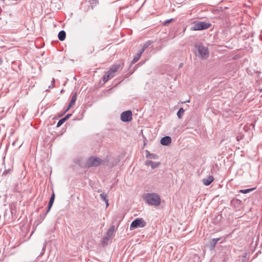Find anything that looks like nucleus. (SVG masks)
Wrapping results in <instances>:
<instances>
[{
	"label": "nucleus",
	"mask_w": 262,
	"mask_h": 262,
	"mask_svg": "<svg viewBox=\"0 0 262 262\" xmlns=\"http://www.w3.org/2000/svg\"><path fill=\"white\" fill-rule=\"evenodd\" d=\"M55 195L54 192H53L50 198L49 202L53 204L55 200Z\"/></svg>",
	"instance_id": "nucleus-26"
},
{
	"label": "nucleus",
	"mask_w": 262,
	"mask_h": 262,
	"mask_svg": "<svg viewBox=\"0 0 262 262\" xmlns=\"http://www.w3.org/2000/svg\"><path fill=\"white\" fill-rule=\"evenodd\" d=\"M54 87V85H52V84L49 86V88H53Z\"/></svg>",
	"instance_id": "nucleus-37"
},
{
	"label": "nucleus",
	"mask_w": 262,
	"mask_h": 262,
	"mask_svg": "<svg viewBox=\"0 0 262 262\" xmlns=\"http://www.w3.org/2000/svg\"><path fill=\"white\" fill-rule=\"evenodd\" d=\"M74 162L78 165L79 166H81V167H84V165L82 164V159L81 158H78V159H76L75 161H74Z\"/></svg>",
	"instance_id": "nucleus-25"
},
{
	"label": "nucleus",
	"mask_w": 262,
	"mask_h": 262,
	"mask_svg": "<svg viewBox=\"0 0 262 262\" xmlns=\"http://www.w3.org/2000/svg\"><path fill=\"white\" fill-rule=\"evenodd\" d=\"M193 25L191 27L192 31H201L209 28L211 24L205 21H195L193 23Z\"/></svg>",
	"instance_id": "nucleus-2"
},
{
	"label": "nucleus",
	"mask_w": 262,
	"mask_h": 262,
	"mask_svg": "<svg viewBox=\"0 0 262 262\" xmlns=\"http://www.w3.org/2000/svg\"><path fill=\"white\" fill-rule=\"evenodd\" d=\"M184 113V110L183 107H181L179 108L178 112H177V116L179 119H181L183 117V114Z\"/></svg>",
	"instance_id": "nucleus-20"
},
{
	"label": "nucleus",
	"mask_w": 262,
	"mask_h": 262,
	"mask_svg": "<svg viewBox=\"0 0 262 262\" xmlns=\"http://www.w3.org/2000/svg\"><path fill=\"white\" fill-rule=\"evenodd\" d=\"M10 170H11L10 169H9L8 170H5V171L3 172V174H7L10 172Z\"/></svg>",
	"instance_id": "nucleus-33"
},
{
	"label": "nucleus",
	"mask_w": 262,
	"mask_h": 262,
	"mask_svg": "<svg viewBox=\"0 0 262 262\" xmlns=\"http://www.w3.org/2000/svg\"><path fill=\"white\" fill-rule=\"evenodd\" d=\"M146 157L149 159H158V156L155 154H151L148 150H145Z\"/></svg>",
	"instance_id": "nucleus-16"
},
{
	"label": "nucleus",
	"mask_w": 262,
	"mask_h": 262,
	"mask_svg": "<svg viewBox=\"0 0 262 262\" xmlns=\"http://www.w3.org/2000/svg\"><path fill=\"white\" fill-rule=\"evenodd\" d=\"M48 213H47L46 212L43 213V214H41L39 215V216L38 217V219H37V221L38 222V224L39 223H41L43 220L44 219H45L46 215H47Z\"/></svg>",
	"instance_id": "nucleus-19"
},
{
	"label": "nucleus",
	"mask_w": 262,
	"mask_h": 262,
	"mask_svg": "<svg viewBox=\"0 0 262 262\" xmlns=\"http://www.w3.org/2000/svg\"><path fill=\"white\" fill-rule=\"evenodd\" d=\"M145 50L142 47L137 53L141 56Z\"/></svg>",
	"instance_id": "nucleus-32"
},
{
	"label": "nucleus",
	"mask_w": 262,
	"mask_h": 262,
	"mask_svg": "<svg viewBox=\"0 0 262 262\" xmlns=\"http://www.w3.org/2000/svg\"><path fill=\"white\" fill-rule=\"evenodd\" d=\"M44 252H45V251H42H42H41V253H40V256H41V255L44 253Z\"/></svg>",
	"instance_id": "nucleus-39"
},
{
	"label": "nucleus",
	"mask_w": 262,
	"mask_h": 262,
	"mask_svg": "<svg viewBox=\"0 0 262 262\" xmlns=\"http://www.w3.org/2000/svg\"><path fill=\"white\" fill-rule=\"evenodd\" d=\"M114 231H115V226H112L110 228V229H108V230L107 232V237H105V238H104L103 239L104 240L106 239L107 241L108 238L111 237L114 235Z\"/></svg>",
	"instance_id": "nucleus-14"
},
{
	"label": "nucleus",
	"mask_w": 262,
	"mask_h": 262,
	"mask_svg": "<svg viewBox=\"0 0 262 262\" xmlns=\"http://www.w3.org/2000/svg\"><path fill=\"white\" fill-rule=\"evenodd\" d=\"M143 199L149 205L158 206L161 204L160 195L156 193H147L143 195Z\"/></svg>",
	"instance_id": "nucleus-1"
},
{
	"label": "nucleus",
	"mask_w": 262,
	"mask_h": 262,
	"mask_svg": "<svg viewBox=\"0 0 262 262\" xmlns=\"http://www.w3.org/2000/svg\"><path fill=\"white\" fill-rule=\"evenodd\" d=\"M146 223L142 218H137L134 220L130 225V230L136 229L139 227H144Z\"/></svg>",
	"instance_id": "nucleus-5"
},
{
	"label": "nucleus",
	"mask_w": 262,
	"mask_h": 262,
	"mask_svg": "<svg viewBox=\"0 0 262 262\" xmlns=\"http://www.w3.org/2000/svg\"><path fill=\"white\" fill-rule=\"evenodd\" d=\"M144 62H140L135 66L134 67V70H136L138 67L143 64Z\"/></svg>",
	"instance_id": "nucleus-30"
},
{
	"label": "nucleus",
	"mask_w": 262,
	"mask_h": 262,
	"mask_svg": "<svg viewBox=\"0 0 262 262\" xmlns=\"http://www.w3.org/2000/svg\"><path fill=\"white\" fill-rule=\"evenodd\" d=\"M197 50L196 55L203 59H206L209 57V52L207 47L204 46L202 43L195 45Z\"/></svg>",
	"instance_id": "nucleus-3"
},
{
	"label": "nucleus",
	"mask_w": 262,
	"mask_h": 262,
	"mask_svg": "<svg viewBox=\"0 0 262 262\" xmlns=\"http://www.w3.org/2000/svg\"><path fill=\"white\" fill-rule=\"evenodd\" d=\"M183 65V63H181L179 66V68H181Z\"/></svg>",
	"instance_id": "nucleus-40"
},
{
	"label": "nucleus",
	"mask_w": 262,
	"mask_h": 262,
	"mask_svg": "<svg viewBox=\"0 0 262 262\" xmlns=\"http://www.w3.org/2000/svg\"><path fill=\"white\" fill-rule=\"evenodd\" d=\"M51 84H52V85H54V84H55V79H54V78L52 79V80L51 81Z\"/></svg>",
	"instance_id": "nucleus-36"
},
{
	"label": "nucleus",
	"mask_w": 262,
	"mask_h": 262,
	"mask_svg": "<svg viewBox=\"0 0 262 262\" xmlns=\"http://www.w3.org/2000/svg\"><path fill=\"white\" fill-rule=\"evenodd\" d=\"M3 63V60L1 57H0V66L2 65Z\"/></svg>",
	"instance_id": "nucleus-35"
},
{
	"label": "nucleus",
	"mask_w": 262,
	"mask_h": 262,
	"mask_svg": "<svg viewBox=\"0 0 262 262\" xmlns=\"http://www.w3.org/2000/svg\"><path fill=\"white\" fill-rule=\"evenodd\" d=\"M145 165L147 166H150L152 169H154L158 167L160 165V162H153L152 161L147 160L145 162Z\"/></svg>",
	"instance_id": "nucleus-10"
},
{
	"label": "nucleus",
	"mask_w": 262,
	"mask_h": 262,
	"mask_svg": "<svg viewBox=\"0 0 262 262\" xmlns=\"http://www.w3.org/2000/svg\"><path fill=\"white\" fill-rule=\"evenodd\" d=\"M66 37V33L64 30L59 31L58 34V38L60 41H63Z\"/></svg>",
	"instance_id": "nucleus-17"
},
{
	"label": "nucleus",
	"mask_w": 262,
	"mask_h": 262,
	"mask_svg": "<svg viewBox=\"0 0 262 262\" xmlns=\"http://www.w3.org/2000/svg\"><path fill=\"white\" fill-rule=\"evenodd\" d=\"M145 50L142 47L137 53L141 56Z\"/></svg>",
	"instance_id": "nucleus-31"
},
{
	"label": "nucleus",
	"mask_w": 262,
	"mask_h": 262,
	"mask_svg": "<svg viewBox=\"0 0 262 262\" xmlns=\"http://www.w3.org/2000/svg\"><path fill=\"white\" fill-rule=\"evenodd\" d=\"M255 189V188H248L246 189H241L239 190V192L242 193L246 194L252 191Z\"/></svg>",
	"instance_id": "nucleus-21"
},
{
	"label": "nucleus",
	"mask_w": 262,
	"mask_h": 262,
	"mask_svg": "<svg viewBox=\"0 0 262 262\" xmlns=\"http://www.w3.org/2000/svg\"><path fill=\"white\" fill-rule=\"evenodd\" d=\"M221 239V238H216L211 239L208 244V246L210 250H213L216 244V243Z\"/></svg>",
	"instance_id": "nucleus-9"
},
{
	"label": "nucleus",
	"mask_w": 262,
	"mask_h": 262,
	"mask_svg": "<svg viewBox=\"0 0 262 262\" xmlns=\"http://www.w3.org/2000/svg\"><path fill=\"white\" fill-rule=\"evenodd\" d=\"M104 202H105V203L106 204V207H107L108 206V205H109L108 199L106 200H105Z\"/></svg>",
	"instance_id": "nucleus-34"
},
{
	"label": "nucleus",
	"mask_w": 262,
	"mask_h": 262,
	"mask_svg": "<svg viewBox=\"0 0 262 262\" xmlns=\"http://www.w3.org/2000/svg\"><path fill=\"white\" fill-rule=\"evenodd\" d=\"M153 41L151 40H148L143 45V48L146 50L147 48H148L149 46H150L152 43Z\"/></svg>",
	"instance_id": "nucleus-23"
},
{
	"label": "nucleus",
	"mask_w": 262,
	"mask_h": 262,
	"mask_svg": "<svg viewBox=\"0 0 262 262\" xmlns=\"http://www.w3.org/2000/svg\"><path fill=\"white\" fill-rule=\"evenodd\" d=\"M103 161L100 158L92 156L87 161L85 166L88 167H97L102 164Z\"/></svg>",
	"instance_id": "nucleus-4"
},
{
	"label": "nucleus",
	"mask_w": 262,
	"mask_h": 262,
	"mask_svg": "<svg viewBox=\"0 0 262 262\" xmlns=\"http://www.w3.org/2000/svg\"><path fill=\"white\" fill-rule=\"evenodd\" d=\"M114 76L115 75H112L107 71L102 77V80L104 83H106L110 79L113 78Z\"/></svg>",
	"instance_id": "nucleus-15"
},
{
	"label": "nucleus",
	"mask_w": 262,
	"mask_h": 262,
	"mask_svg": "<svg viewBox=\"0 0 262 262\" xmlns=\"http://www.w3.org/2000/svg\"><path fill=\"white\" fill-rule=\"evenodd\" d=\"M214 180V178L212 176H209L206 178H204L203 180V184L205 186L209 185Z\"/></svg>",
	"instance_id": "nucleus-13"
},
{
	"label": "nucleus",
	"mask_w": 262,
	"mask_h": 262,
	"mask_svg": "<svg viewBox=\"0 0 262 262\" xmlns=\"http://www.w3.org/2000/svg\"><path fill=\"white\" fill-rule=\"evenodd\" d=\"M77 99V93H75L70 100L69 105L68 107L62 113V114L60 115V116L63 115L64 114L67 113V112L69 110V109L74 104H75Z\"/></svg>",
	"instance_id": "nucleus-7"
},
{
	"label": "nucleus",
	"mask_w": 262,
	"mask_h": 262,
	"mask_svg": "<svg viewBox=\"0 0 262 262\" xmlns=\"http://www.w3.org/2000/svg\"><path fill=\"white\" fill-rule=\"evenodd\" d=\"M120 67V64H113L111 66L108 72H110L112 75H115L114 73L118 70Z\"/></svg>",
	"instance_id": "nucleus-12"
},
{
	"label": "nucleus",
	"mask_w": 262,
	"mask_h": 262,
	"mask_svg": "<svg viewBox=\"0 0 262 262\" xmlns=\"http://www.w3.org/2000/svg\"><path fill=\"white\" fill-rule=\"evenodd\" d=\"M120 118L124 122H128L132 120V112L130 110L126 111L121 114Z\"/></svg>",
	"instance_id": "nucleus-6"
},
{
	"label": "nucleus",
	"mask_w": 262,
	"mask_h": 262,
	"mask_svg": "<svg viewBox=\"0 0 262 262\" xmlns=\"http://www.w3.org/2000/svg\"><path fill=\"white\" fill-rule=\"evenodd\" d=\"M153 41L151 40H148L143 45V48L146 50L147 48H148L149 46H150L152 43Z\"/></svg>",
	"instance_id": "nucleus-24"
},
{
	"label": "nucleus",
	"mask_w": 262,
	"mask_h": 262,
	"mask_svg": "<svg viewBox=\"0 0 262 262\" xmlns=\"http://www.w3.org/2000/svg\"><path fill=\"white\" fill-rule=\"evenodd\" d=\"M72 116L71 114H68L66 116H65L63 118L60 119L57 124L56 127H60L65 121L68 120L70 117Z\"/></svg>",
	"instance_id": "nucleus-11"
},
{
	"label": "nucleus",
	"mask_w": 262,
	"mask_h": 262,
	"mask_svg": "<svg viewBox=\"0 0 262 262\" xmlns=\"http://www.w3.org/2000/svg\"><path fill=\"white\" fill-rule=\"evenodd\" d=\"M53 204H52V203H51L49 202L48 203L47 210L46 212L47 213H48L50 211L51 208H52V207L53 206Z\"/></svg>",
	"instance_id": "nucleus-29"
},
{
	"label": "nucleus",
	"mask_w": 262,
	"mask_h": 262,
	"mask_svg": "<svg viewBox=\"0 0 262 262\" xmlns=\"http://www.w3.org/2000/svg\"><path fill=\"white\" fill-rule=\"evenodd\" d=\"M100 196L101 198V199L103 200L104 201H105V200H107V194L104 193H102L100 194Z\"/></svg>",
	"instance_id": "nucleus-27"
},
{
	"label": "nucleus",
	"mask_w": 262,
	"mask_h": 262,
	"mask_svg": "<svg viewBox=\"0 0 262 262\" xmlns=\"http://www.w3.org/2000/svg\"><path fill=\"white\" fill-rule=\"evenodd\" d=\"M174 20V19L173 18H170V19H169L168 20H165L164 23H163V25L164 26H166L168 24H169L170 23H171L172 21H173Z\"/></svg>",
	"instance_id": "nucleus-28"
},
{
	"label": "nucleus",
	"mask_w": 262,
	"mask_h": 262,
	"mask_svg": "<svg viewBox=\"0 0 262 262\" xmlns=\"http://www.w3.org/2000/svg\"><path fill=\"white\" fill-rule=\"evenodd\" d=\"M98 3V0H90L89 2V8L86 9L87 11L89 10L90 5H91V9H93L94 7L96 6Z\"/></svg>",
	"instance_id": "nucleus-18"
},
{
	"label": "nucleus",
	"mask_w": 262,
	"mask_h": 262,
	"mask_svg": "<svg viewBox=\"0 0 262 262\" xmlns=\"http://www.w3.org/2000/svg\"><path fill=\"white\" fill-rule=\"evenodd\" d=\"M45 249H46V245H44V246H43V248H42V251H45Z\"/></svg>",
	"instance_id": "nucleus-38"
},
{
	"label": "nucleus",
	"mask_w": 262,
	"mask_h": 262,
	"mask_svg": "<svg viewBox=\"0 0 262 262\" xmlns=\"http://www.w3.org/2000/svg\"><path fill=\"white\" fill-rule=\"evenodd\" d=\"M141 56L140 54L137 53L136 55V56L134 57V58L131 62V64H134L136 62H137L138 61V60L140 59V58L141 57Z\"/></svg>",
	"instance_id": "nucleus-22"
},
{
	"label": "nucleus",
	"mask_w": 262,
	"mask_h": 262,
	"mask_svg": "<svg viewBox=\"0 0 262 262\" xmlns=\"http://www.w3.org/2000/svg\"><path fill=\"white\" fill-rule=\"evenodd\" d=\"M160 143L164 146H168L171 143V138L169 136H165L161 139Z\"/></svg>",
	"instance_id": "nucleus-8"
}]
</instances>
